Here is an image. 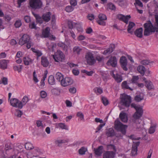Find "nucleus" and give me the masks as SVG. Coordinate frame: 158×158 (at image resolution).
<instances>
[{
    "label": "nucleus",
    "mask_w": 158,
    "mask_h": 158,
    "mask_svg": "<svg viewBox=\"0 0 158 158\" xmlns=\"http://www.w3.org/2000/svg\"><path fill=\"white\" fill-rule=\"evenodd\" d=\"M73 83L72 79L69 77H66L63 78L61 81V85L64 87H65L72 84Z\"/></svg>",
    "instance_id": "1a4fd4ad"
},
{
    "label": "nucleus",
    "mask_w": 158,
    "mask_h": 158,
    "mask_svg": "<svg viewBox=\"0 0 158 158\" xmlns=\"http://www.w3.org/2000/svg\"><path fill=\"white\" fill-rule=\"evenodd\" d=\"M41 63L44 67H46L48 66L49 62L46 57L42 56L41 57Z\"/></svg>",
    "instance_id": "5701e85b"
},
{
    "label": "nucleus",
    "mask_w": 158,
    "mask_h": 158,
    "mask_svg": "<svg viewBox=\"0 0 158 158\" xmlns=\"http://www.w3.org/2000/svg\"><path fill=\"white\" fill-rule=\"evenodd\" d=\"M130 15L125 16L122 14H119L117 15L118 18L120 20L126 23L127 24L129 19L131 18Z\"/></svg>",
    "instance_id": "ddd939ff"
},
{
    "label": "nucleus",
    "mask_w": 158,
    "mask_h": 158,
    "mask_svg": "<svg viewBox=\"0 0 158 158\" xmlns=\"http://www.w3.org/2000/svg\"><path fill=\"white\" fill-rule=\"evenodd\" d=\"M8 60H0V68L5 69L7 68Z\"/></svg>",
    "instance_id": "aec40b11"
},
{
    "label": "nucleus",
    "mask_w": 158,
    "mask_h": 158,
    "mask_svg": "<svg viewBox=\"0 0 158 158\" xmlns=\"http://www.w3.org/2000/svg\"><path fill=\"white\" fill-rule=\"evenodd\" d=\"M74 10V8L71 6H67L65 8V10L68 12H70L73 11Z\"/></svg>",
    "instance_id": "de8ad7c7"
},
{
    "label": "nucleus",
    "mask_w": 158,
    "mask_h": 158,
    "mask_svg": "<svg viewBox=\"0 0 158 158\" xmlns=\"http://www.w3.org/2000/svg\"><path fill=\"white\" fill-rule=\"evenodd\" d=\"M127 127L126 125L123 124L119 121L116 120L114 122V128L115 130L118 131H120L121 133L125 135L126 133V129Z\"/></svg>",
    "instance_id": "20e7f679"
},
{
    "label": "nucleus",
    "mask_w": 158,
    "mask_h": 158,
    "mask_svg": "<svg viewBox=\"0 0 158 158\" xmlns=\"http://www.w3.org/2000/svg\"><path fill=\"white\" fill-rule=\"evenodd\" d=\"M139 144V142H137L136 143H134L132 146L131 151V154L133 156H135L137 154V148Z\"/></svg>",
    "instance_id": "2eb2a0df"
},
{
    "label": "nucleus",
    "mask_w": 158,
    "mask_h": 158,
    "mask_svg": "<svg viewBox=\"0 0 158 158\" xmlns=\"http://www.w3.org/2000/svg\"><path fill=\"white\" fill-rule=\"evenodd\" d=\"M33 80L35 83H37L39 81L37 78V75H36V73L35 71H34L33 73Z\"/></svg>",
    "instance_id": "13d9d810"
},
{
    "label": "nucleus",
    "mask_w": 158,
    "mask_h": 158,
    "mask_svg": "<svg viewBox=\"0 0 158 158\" xmlns=\"http://www.w3.org/2000/svg\"><path fill=\"white\" fill-rule=\"evenodd\" d=\"M25 148L27 150H30L33 148L32 144L30 142H27L25 144Z\"/></svg>",
    "instance_id": "37998d69"
},
{
    "label": "nucleus",
    "mask_w": 158,
    "mask_h": 158,
    "mask_svg": "<svg viewBox=\"0 0 158 158\" xmlns=\"http://www.w3.org/2000/svg\"><path fill=\"white\" fill-rule=\"evenodd\" d=\"M69 91L70 93L73 94L76 92V89L75 87H73L70 88L69 89Z\"/></svg>",
    "instance_id": "338daca9"
},
{
    "label": "nucleus",
    "mask_w": 158,
    "mask_h": 158,
    "mask_svg": "<svg viewBox=\"0 0 158 158\" xmlns=\"http://www.w3.org/2000/svg\"><path fill=\"white\" fill-rule=\"evenodd\" d=\"M155 26H156V27H158V15H155Z\"/></svg>",
    "instance_id": "680f3d73"
},
{
    "label": "nucleus",
    "mask_w": 158,
    "mask_h": 158,
    "mask_svg": "<svg viewBox=\"0 0 158 158\" xmlns=\"http://www.w3.org/2000/svg\"><path fill=\"white\" fill-rule=\"evenodd\" d=\"M56 128H60L62 129H65L67 130H68V127L64 123H56L55 125Z\"/></svg>",
    "instance_id": "4be33fe9"
},
{
    "label": "nucleus",
    "mask_w": 158,
    "mask_h": 158,
    "mask_svg": "<svg viewBox=\"0 0 158 158\" xmlns=\"http://www.w3.org/2000/svg\"><path fill=\"white\" fill-rule=\"evenodd\" d=\"M51 13L50 12L44 14L42 16V18L46 22H48L50 19Z\"/></svg>",
    "instance_id": "b1692460"
},
{
    "label": "nucleus",
    "mask_w": 158,
    "mask_h": 158,
    "mask_svg": "<svg viewBox=\"0 0 158 158\" xmlns=\"http://www.w3.org/2000/svg\"><path fill=\"white\" fill-rule=\"evenodd\" d=\"M23 66L22 65H20L19 66H15L14 67L13 69L15 71H17L19 72H20Z\"/></svg>",
    "instance_id": "c03bdc74"
},
{
    "label": "nucleus",
    "mask_w": 158,
    "mask_h": 158,
    "mask_svg": "<svg viewBox=\"0 0 158 158\" xmlns=\"http://www.w3.org/2000/svg\"><path fill=\"white\" fill-rule=\"evenodd\" d=\"M93 90L94 92L97 95H100L103 92L102 88L99 87H96L94 88L93 89Z\"/></svg>",
    "instance_id": "cd10ccee"
},
{
    "label": "nucleus",
    "mask_w": 158,
    "mask_h": 158,
    "mask_svg": "<svg viewBox=\"0 0 158 158\" xmlns=\"http://www.w3.org/2000/svg\"><path fill=\"white\" fill-rule=\"evenodd\" d=\"M40 151L39 148H35L32 151V154L33 156L37 157L38 155L40 154Z\"/></svg>",
    "instance_id": "58836bf2"
},
{
    "label": "nucleus",
    "mask_w": 158,
    "mask_h": 158,
    "mask_svg": "<svg viewBox=\"0 0 158 158\" xmlns=\"http://www.w3.org/2000/svg\"><path fill=\"white\" fill-rule=\"evenodd\" d=\"M82 50L81 48L77 46L74 47L73 48V51L74 53L77 55L80 54V52Z\"/></svg>",
    "instance_id": "473e14b6"
},
{
    "label": "nucleus",
    "mask_w": 158,
    "mask_h": 158,
    "mask_svg": "<svg viewBox=\"0 0 158 158\" xmlns=\"http://www.w3.org/2000/svg\"><path fill=\"white\" fill-rule=\"evenodd\" d=\"M119 117L121 120L123 122L126 123L128 120L127 117V114L124 112H122L120 114Z\"/></svg>",
    "instance_id": "412c9836"
},
{
    "label": "nucleus",
    "mask_w": 158,
    "mask_h": 158,
    "mask_svg": "<svg viewBox=\"0 0 158 158\" xmlns=\"http://www.w3.org/2000/svg\"><path fill=\"white\" fill-rule=\"evenodd\" d=\"M131 102V97L129 96L125 95L122 96L121 99V102L123 105L126 107H129Z\"/></svg>",
    "instance_id": "0eeeda50"
},
{
    "label": "nucleus",
    "mask_w": 158,
    "mask_h": 158,
    "mask_svg": "<svg viewBox=\"0 0 158 158\" xmlns=\"http://www.w3.org/2000/svg\"><path fill=\"white\" fill-rule=\"evenodd\" d=\"M29 27L31 29H36V25L34 22H31L29 24Z\"/></svg>",
    "instance_id": "6e6d98bb"
},
{
    "label": "nucleus",
    "mask_w": 158,
    "mask_h": 158,
    "mask_svg": "<svg viewBox=\"0 0 158 158\" xmlns=\"http://www.w3.org/2000/svg\"><path fill=\"white\" fill-rule=\"evenodd\" d=\"M50 30V28L49 27H47L44 30H43L42 35L44 38L48 37L49 35Z\"/></svg>",
    "instance_id": "c85d7f7f"
},
{
    "label": "nucleus",
    "mask_w": 158,
    "mask_h": 158,
    "mask_svg": "<svg viewBox=\"0 0 158 158\" xmlns=\"http://www.w3.org/2000/svg\"><path fill=\"white\" fill-rule=\"evenodd\" d=\"M23 114V112L20 110H16L15 113V115L18 117H20Z\"/></svg>",
    "instance_id": "09e8293b"
},
{
    "label": "nucleus",
    "mask_w": 158,
    "mask_h": 158,
    "mask_svg": "<svg viewBox=\"0 0 158 158\" xmlns=\"http://www.w3.org/2000/svg\"><path fill=\"white\" fill-rule=\"evenodd\" d=\"M131 106L134 108L136 110V112L133 115V117L135 119H139L142 116L143 114L142 107L134 103L131 104Z\"/></svg>",
    "instance_id": "f03ea898"
},
{
    "label": "nucleus",
    "mask_w": 158,
    "mask_h": 158,
    "mask_svg": "<svg viewBox=\"0 0 158 158\" xmlns=\"http://www.w3.org/2000/svg\"><path fill=\"white\" fill-rule=\"evenodd\" d=\"M85 58L87 63L90 65L93 64L95 62V60L93 54L90 52H88L86 53Z\"/></svg>",
    "instance_id": "6e6552de"
},
{
    "label": "nucleus",
    "mask_w": 158,
    "mask_h": 158,
    "mask_svg": "<svg viewBox=\"0 0 158 158\" xmlns=\"http://www.w3.org/2000/svg\"><path fill=\"white\" fill-rule=\"evenodd\" d=\"M24 64L26 65H29L32 62V60L27 57H24L23 58Z\"/></svg>",
    "instance_id": "bb28decb"
},
{
    "label": "nucleus",
    "mask_w": 158,
    "mask_h": 158,
    "mask_svg": "<svg viewBox=\"0 0 158 158\" xmlns=\"http://www.w3.org/2000/svg\"><path fill=\"white\" fill-rule=\"evenodd\" d=\"M105 124L104 123L103 124H100L96 128V129L95 132L98 133L100 131L102 127L105 125Z\"/></svg>",
    "instance_id": "603ef678"
},
{
    "label": "nucleus",
    "mask_w": 158,
    "mask_h": 158,
    "mask_svg": "<svg viewBox=\"0 0 158 158\" xmlns=\"http://www.w3.org/2000/svg\"><path fill=\"white\" fill-rule=\"evenodd\" d=\"M99 20L97 21L98 23L100 25L105 26L106 25V23L104 21L107 19L106 16L102 14H100L98 16Z\"/></svg>",
    "instance_id": "9d476101"
},
{
    "label": "nucleus",
    "mask_w": 158,
    "mask_h": 158,
    "mask_svg": "<svg viewBox=\"0 0 158 158\" xmlns=\"http://www.w3.org/2000/svg\"><path fill=\"white\" fill-rule=\"evenodd\" d=\"M82 72L84 73H85L88 76H91L93 73V72L92 71L88 72L85 70H82Z\"/></svg>",
    "instance_id": "69168bd1"
},
{
    "label": "nucleus",
    "mask_w": 158,
    "mask_h": 158,
    "mask_svg": "<svg viewBox=\"0 0 158 158\" xmlns=\"http://www.w3.org/2000/svg\"><path fill=\"white\" fill-rule=\"evenodd\" d=\"M120 63L122 67L124 70L127 71V68L126 66L127 64V61L126 57L125 56H122L120 59Z\"/></svg>",
    "instance_id": "f8f14e48"
},
{
    "label": "nucleus",
    "mask_w": 158,
    "mask_h": 158,
    "mask_svg": "<svg viewBox=\"0 0 158 158\" xmlns=\"http://www.w3.org/2000/svg\"><path fill=\"white\" fill-rule=\"evenodd\" d=\"M144 96V94L143 93H141L135 96V100L137 102H139L143 99Z\"/></svg>",
    "instance_id": "7c9ffc66"
},
{
    "label": "nucleus",
    "mask_w": 158,
    "mask_h": 158,
    "mask_svg": "<svg viewBox=\"0 0 158 158\" xmlns=\"http://www.w3.org/2000/svg\"><path fill=\"white\" fill-rule=\"evenodd\" d=\"M48 82L51 85H54L55 84V80L53 76L50 75L49 77Z\"/></svg>",
    "instance_id": "4c0bfd02"
},
{
    "label": "nucleus",
    "mask_w": 158,
    "mask_h": 158,
    "mask_svg": "<svg viewBox=\"0 0 158 158\" xmlns=\"http://www.w3.org/2000/svg\"><path fill=\"white\" fill-rule=\"evenodd\" d=\"M103 149V148L102 146H99L97 148H94L95 154L98 156H101L102 153Z\"/></svg>",
    "instance_id": "6ab92c4d"
},
{
    "label": "nucleus",
    "mask_w": 158,
    "mask_h": 158,
    "mask_svg": "<svg viewBox=\"0 0 158 158\" xmlns=\"http://www.w3.org/2000/svg\"><path fill=\"white\" fill-rule=\"evenodd\" d=\"M52 92L54 94H58L60 93V89L58 88L53 89L52 90Z\"/></svg>",
    "instance_id": "3c124183"
},
{
    "label": "nucleus",
    "mask_w": 158,
    "mask_h": 158,
    "mask_svg": "<svg viewBox=\"0 0 158 158\" xmlns=\"http://www.w3.org/2000/svg\"><path fill=\"white\" fill-rule=\"evenodd\" d=\"M55 77L59 81H61L64 78L62 74L60 72H57L56 73L55 76Z\"/></svg>",
    "instance_id": "2f4dec72"
},
{
    "label": "nucleus",
    "mask_w": 158,
    "mask_h": 158,
    "mask_svg": "<svg viewBox=\"0 0 158 158\" xmlns=\"http://www.w3.org/2000/svg\"><path fill=\"white\" fill-rule=\"evenodd\" d=\"M40 96L42 98H45L47 96V94L44 91H42L40 92Z\"/></svg>",
    "instance_id": "5fc2aeb1"
},
{
    "label": "nucleus",
    "mask_w": 158,
    "mask_h": 158,
    "mask_svg": "<svg viewBox=\"0 0 158 158\" xmlns=\"http://www.w3.org/2000/svg\"><path fill=\"white\" fill-rule=\"evenodd\" d=\"M77 116L78 117H79L81 120H84V116L82 113L81 112H78L77 114Z\"/></svg>",
    "instance_id": "8fccbe9b"
},
{
    "label": "nucleus",
    "mask_w": 158,
    "mask_h": 158,
    "mask_svg": "<svg viewBox=\"0 0 158 158\" xmlns=\"http://www.w3.org/2000/svg\"><path fill=\"white\" fill-rule=\"evenodd\" d=\"M2 83L4 85H6L8 83L7 79L6 77H3L2 79H1Z\"/></svg>",
    "instance_id": "0e129e2a"
},
{
    "label": "nucleus",
    "mask_w": 158,
    "mask_h": 158,
    "mask_svg": "<svg viewBox=\"0 0 158 158\" xmlns=\"http://www.w3.org/2000/svg\"><path fill=\"white\" fill-rule=\"evenodd\" d=\"M24 19L26 23H28L31 21V18L29 16L26 15L24 16Z\"/></svg>",
    "instance_id": "e2e57ef3"
},
{
    "label": "nucleus",
    "mask_w": 158,
    "mask_h": 158,
    "mask_svg": "<svg viewBox=\"0 0 158 158\" xmlns=\"http://www.w3.org/2000/svg\"><path fill=\"white\" fill-rule=\"evenodd\" d=\"M10 105L12 106L21 109V104H20V101L17 99L13 98L10 100Z\"/></svg>",
    "instance_id": "9b49d317"
},
{
    "label": "nucleus",
    "mask_w": 158,
    "mask_h": 158,
    "mask_svg": "<svg viewBox=\"0 0 158 158\" xmlns=\"http://www.w3.org/2000/svg\"><path fill=\"white\" fill-rule=\"evenodd\" d=\"M115 48V46L114 44H111L109 48L107 49V50H105L103 52V54L104 55H106L110 53L113 51Z\"/></svg>",
    "instance_id": "a211bd4d"
},
{
    "label": "nucleus",
    "mask_w": 158,
    "mask_h": 158,
    "mask_svg": "<svg viewBox=\"0 0 158 158\" xmlns=\"http://www.w3.org/2000/svg\"><path fill=\"white\" fill-rule=\"evenodd\" d=\"M87 151V149L86 148L84 147H82L79 149V153L81 155H84Z\"/></svg>",
    "instance_id": "79ce46f5"
},
{
    "label": "nucleus",
    "mask_w": 158,
    "mask_h": 158,
    "mask_svg": "<svg viewBox=\"0 0 158 158\" xmlns=\"http://www.w3.org/2000/svg\"><path fill=\"white\" fill-rule=\"evenodd\" d=\"M135 23L132 22H130L128 27L127 31L129 33H131L132 31H131V29L135 26Z\"/></svg>",
    "instance_id": "a19ab883"
},
{
    "label": "nucleus",
    "mask_w": 158,
    "mask_h": 158,
    "mask_svg": "<svg viewBox=\"0 0 158 158\" xmlns=\"http://www.w3.org/2000/svg\"><path fill=\"white\" fill-rule=\"evenodd\" d=\"M55 61L59 62L64 60V55L63 52L60 50H57L54 55H52Z\"/></svg>",
    "instance_id": "39448f33"
},
{
    "label": "nucleus",
    "mask_w": 158,
    "mask_h": 158,
    "mask_svg": "<svg viewBox=\"0 0 158 158\" xmlns=\"http://www.w3.org/2000/svg\"><path fill=\"white\" fill-rule=\"evenodd\" d=\"M15 26L16 28L19 27L22 25V22L20 20H17L15 23Z\"/></svg>",
    "instance_id": "a18cd8bd"
},
{
    "label": "nucleus",
    "mask_w": 158,
    "mask_h": 158,
    "mask_svg": "<svg viewBox=\"0 0 158 158\" xmlns=\"http://www.w3.org/2000/svg\"><path fill=\"white\" fill-rule=\"evenodd\" d=\"M137 71L140 73L142 75H143L144 74L145 68L142 65H139L138 66L137 68Z\"/></svg>",
    "instance_id": "72a5a7b5"
},
{
    "label": "nucleus",
    "mask_w": 158,
    "mask_h": 158,
    "mask_svg": "<svg viewBox=\"0 0 158 158\" xmlns=\"http://www.w3.org/2000/svg\"><path fill=\"white\" fill-rule=\"evenodd\" d=\"M146 86L147 88L149 90L154 89L153 86L152 82L150 81H145Z\"/></svg>",
    "instance_id": "c756f323"
},
{
    "label": "nucleus",
    "mask_w": 158,
    "mask_h": 158,
    "mask_svg": "<svg viewBox=\"0 0 158 158\" xmlns=\"http://www.w3.org/2000/svg\"><path fill=\"white\" fill-rule=\"evenodd\" d=\"M149 63V61L148 60H144L141 61V63L143 65H148Z\"/></svg>",
    "instance_id": "774afa93"
},
{
    "label": "nucleus",
    "mask_w": 158,
    "mask_h": 158,
    "mask_svg": "<svg viewBox=\"0 0 158 158\" xmlns=\"http://www.w3.org/2000/svg\"><path fill=\"white\" fill-rule=\"evenodd\" d=\"M111 75L117 82H120L122 81L123 79L122 76L117 74L115 75L113 71H112L111 72Z\"/></svg>",
    "instance_id": "f3484780"
},
{
    "label": "nucleus",
    "mask_w": 158,
    "mask_h": 158,
    "mask_svg": "<svg viewBox=\"0 0 158 158\" xmlns=\"http://www.w3.org/2000/svg\"><path fill=\"white\" fill-rule=\"evenodd\" d=\"M106 9L109 10H114L116 9L115 5L112 3L110 2L108 3L106 5Z\"/></svg>",
    "instance_id": "c9c22d12"
},
{
    "label": "nucleus",
    "mask_w": 158,
    "mask_h": 158,
    "mask_svg": "<svg viewBox=\"0 0 158 158\" xmlns=\"http://www.w3.org/2000/svg\"><path fill=\"white\" fill-rule=\"evenodd\" d=\"M114 155L112 151H106L103 153V158H113Z\"/></svg>",
    "instance_id": "dca6fc26"
},
{
    "label": "nucleus",
    "mask_w": 158,
    "mask_h": 158,
    "mask_svg": "<svg viewBox=\"0 0 158 158\" xmlns=\"http://www.w3.org/2000/svg\"><path fill=\"white\" fill-rule=\"evenodd\" d=\"M58 45L59 47L62 48L64 49L67 50V46L65 45L62 42H59L58 44Z\"/></svg>",
    "instance_id": "49530a36"
},
{
    "label": "nucleus",
    "mask_w": 158,
    "mask_h": 158,
    "mask_svg": "<svg viewBox=\"0 0 158 158\" xmlns=\"http://www.w3.org/2000/svg\"><path fill=\"white\" fill-rule=\"evenodd\" d=\"M108 65H111L112 67H115L117 64L116 57L115 56H111L106 63Z\"/></svg>",
    "instance_id": "4468645a"
},
{
    "label": "nucleus",
    "mask_w": 158,
    "mask_h": 158,
    "mask_svg": "<svg viewBox=\"0 0 158 158\" xmlns=\"http://www.w3.org/2000/svg\"><path fill=\"white\" fill-rule=\"evenodd\" d=\"M102 99L103 104L105 106L107 105L108 104V101L107 99L105 97H102Z\"/></svg>",
    "instance_id": "864d4df0"
},
{
    "label": "nucleus",
    "mask_w": 158,
    "mask_h": 158,
    "mask_svg": "<svg viewBox=\"0 0 158 158\" xmlns=\"http://www.w3.org/2000/svg\"><path fill=\"white\" fill-rule=\"evenodd\" d=\"M29 1L30 6L33 9H40L42 6V3L41 0H29Z\"/></svg>",
    "instance_id": "423d86ee"
},
{
    "label": "nucleus",
    "mask_w": 158,
    "mask_h": 158,
    "mask_svg": "<svg viewBox=\"0 0 158 158\" xmlns=\"http://www.w3.org/2000/svg\"><path fill=\"white\" fill-rule=\"evenodd\" d=\"M155 131V127L151 126L149 130V133L150 134H152Z\"/></svg>",
    "instance_id": "052dcab7"
},
{
    "label": "nucleus",
    "mask_w": 158,
    "mask_h": 158,
    "mask_svg": "<svg viewBox=\"0 0 158 158\" xmlns=\"http://www.w3.org/2000/svg\"><path fill=\"white\" fill-rule=\"evenodd\" d=\"M145 28L144 35L145 36H148L152 32L155 31L158 32V27H154L150 21H148L143 25Z\"/></svg>",
    "instance_id": "f257e3e1"
},
{
    "label": "nucleus",
    "mask_w": 158,
    "mask_h": 158,
    "mask_svg": "<svg viewBox=\"0 0 158 158\" xmlns=\"http://www.w3.org/2000/svg\"><path fill=\"white\" fill-rule=\"evenodd\" d=\"M29 99L28 97L27 96H24L21 101H20V104H21V109L22 108L23 106L26 104L28 101Z\"/></svg>",
    "instance_id": "a878e982"
},
{
    "label": "nucleus",
    "mask_w": 158,
    "mask_h": 158,
    "mask_svg": "<svg viewBox=\"0 0 158 158\" xmlns=\"http://www.w3.org/2000/svg\"><path fill=\"white\" fill-rule=\"evenodd\" d=\"M31 50L33 52L35 53V55L38 57L42 55V53L40 51L36 49H35L33 48H31Z\"/></svg>",
    "instance_id": "ea45409f"
},
{
    "label": "nucleus",
    "mask_w": 158,
    "mask_h": 158,
    "mask_svg": "<svg viewBox=\"0 0 158 158\" xmlns=\"http://www.w3.org/2000/svg\"><path fill=\"white\" fill-rule=\"evenodd\" d=\"M123 88V89H129L131 90H132V89L131 88L127 83V82L126 81H124L122 84Z\"/></svg>",
    "instance_id": "e433bc0d"
},
{
    "label": "nucleus",
    "mask_w": 158,
    "mask_h": 158,
    "mask_svg": "<svg viewBox=\"0 0 158 158\" xmlns=\"http://www.w3.org/2000/svg\"><path fill=\"white\" fill-rule=\"evenodd\" d=\"M139 79V77L137 76H133L131 80L132 83H135L137 82V80Z\"/></svg>",
    "instance_id": "bf43d9fd"
},
{
    "label": "nucleus",
    "mask_w": 158,
    "mask_h": 158,
    "mask_svg": "<svg viewBox=\"0 0 158 158\" xmlns=\"http://www.w3.org/2000/svg\"><path fill=\"white\" fill-rule=\"evenodd\" d=\"M25 44H27V47L28 49L30 48L31 46L33 45V43L30 41V38L29 36L24 34L20 39L19 44L21 45H23Z\"/></svg>",
    "instance_id": "7ed1b4c3"
},
{
    "label": "nucleus",
    "mask_w": 158,
    "mask_h": 158,
    "mask_svg": "<svg viewBox=\"0 0 158 158\" xmlns=\"http://www.w3.org/2000/svg\"><path fill=\"white\" fill-rule=\"evenodd\" d=\"M134 4L135 5H137L141 7H142L143 6L142 2L139 0H135V2Z\"/></svg>",
    "instance_id": "4d7b16f0"
},
{
    "label": "nucleus",
    "mask_w": 158,
    "mask_h": 158,
    "mask_svg": "<svg viewBox=\"0 0 158 158\" xmlns=\"http://www.w3.org/2000/svg\"><path fill=\"white\" fill-rule=\"evenodd\" d=\"M106 135L108 137L113 136L114 135V131L113 129L111 128H109L107 131Z\"/></svg>",
    "instance_id": "f704fd0d"
},
{
    "label": "nucleus",
    "mask_w": 158,
    "mask_h": 158,
    "mask_svg": "<svg viewBox=\"0 0 158 158\" xmlns=\"http://www.w3.org/2000/svg\"><path fill=\"white\" fill-rule=\"evenodd\" d=\"M143 31L142 28H139L135 31V34L138 37L141 38L143 36Z\"/></svg>",
    "instance_id": "393cba45"
}]
</instances>
